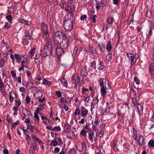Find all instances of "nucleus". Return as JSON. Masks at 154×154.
I'll return each mask as SVG.
<instances>
[{
    "mask_svg": "<svg viewBox=\"0 0 154 154\" xmlns=\"http://www.w3.org/2000/svg\"><path fill=\"white\" fill-rule=\"evenodd\" d=\"M40 53H38L36 54L35 55V58L34 59V60L36 63L40 62V56H41L42 57H43L42 55V51H41Z\"/></svg>",
    "mask_w": 154,
    "mask_h": 154,
    "instance_id": "nucleus-12",
    "label": "nucleus"
},
{
    "mask_svg": "<svg viewBox=\"0 0 154 154\" xmlns=\"http://www.w3.org/2000/svg\"><path fill=\"white\" fill-rule=\"evenodd\" d=\"M27 33L28 34L27 35L24 36L23 38L27 40H31V37L30 35L29 34V32L28 31H27Z\"/></svg>",
    "mask_w": 154,
    "mask_h": 154,
    "instance_id": "nucleus-40",
    "label": "nucleus"
},
{
    "mask_svg": "<svg viewBox=\"0 0 154 154\" xmlns=\"http://www.w3.org/2000/svg\"><path fill=\"white\" fill-rule=\"evenodd\" d=\"M9 97L10 102L12 103L14 101V98L16 97L17 95L15 93L11 91L9 95Z\"/></svg>",
    "mask_w": 154,
    "mask_h": 154,
    "instance_id": "nucleus-14",
    "label": "nucleus"
},
{
    "mask_svg": "<svg viewBox=\"0 0 154 154\" xmlns=\"http://www.w3.org/2000/svg\"><path fill=\"white\" fill-rule=\"evenodd\" d=\"M88 14L89 16V20L92 21L94 23H96L97 18V16L96 15L92 14L91 12H88Z\"/></svg>",
    "mask_w": 154,
    "mask_h": 154,
    "instance_id": "nucleus-6",
    "label": "nucleus"
},
{
    "mask_svg": "<svg viewBox=\"0 0 154 154\" xmlns=\"http://www.w3.org/2000/svg\"><path fill=\"white\" fill-rule=\"evenodd\" d=\"M80 75L82 76V77L84 78V77H85L88 75V72H86V66H85L82 67L80 72Z\"/></svg>",
    "mask_w": 154,
    "mask_h": 154,
    "instance_id": "nucleus-10",
    "label": "nucleus"
},
{
    "mask_svg": "<svg viewBox=\"0 0 154 154\" xmlns=\"http://www.w3.org/2000/svg\"><path fill=\"white\" fill-rule=\"evenodd\" d=\"M27 128V129H29L30 131L32 132H34V129L36 128V127L34 125H32L30 124H28L26 125Z\"/></svg>",
    "mask_w": 154,
    "mask_h": 154,
    "instance_id": "nucleus-26",
    "label": "nucleus"
},
{
    "mask_svg": "<svg viewBox=\"0 0 154 154\" xmlns=\"http://www.w3.org/2000/svg\"><path fill=\"white\" fill-rule=\"evenodd\" d=\"M107 0H101L99 4V5L101 7L105 6L107 4Z\"/></svg>",
    "mask_w": 154,
    "mask_h": 154,
    "instance_id": "nucleus-33",
    "label": "nucleus"
},
{
    "mask_svg": "<svg viewBox=\"0 0 154 154\" xmlns=\"http://www.w3.org/2000/svg\"><path fill=\"white\" fill-rule=\"evenodd\" d=\"M105 88L106 89H111V87L109 83L108 80L106 78H105Z\"/></svg>",
    "mask_w": 154,
    "mask_h": 154,
    "instance_id": "nucleus-31",
    "label": "nucleus"
},
{
    "mask_svg": "<svg viewBox=\"0 0 154 154\" xmlns=\"http://www.w3.org/2000/svg\"><path fill=\"white\" fill-rule=\"evenodd\" d=\"M132 102L134 106H135L137 104V100L135 97H133L132 99Z\"/></svg>",
    "mask_w": 154,
    "mask_h": 154,
    "instance_id": "nucleus-63",
    "label": "nucleus"
},
{
    "mask_svg": "<svg viewBox=\"0 0 154 154\" xmlns=\"http://www.w3.org/2000/svg\"><path fill=\"white\" fill-rule=\"evenodd\" d=\"M54 45L57 46L56 51L58 58L66 51L69 46L68 39L65 33L63 32H57L54 34Z\"/></svg>",
    "mask_w": 154,
    "mask_h": 154,
    "instance_id": "nucleus-1",
    "label": "nucleus"
},
{
    "mask_svg": "<svg viewBox=\"0 0 154 154\" xmlns=\"http://www.w3.org/2000/svg\"><path fill=\"white\" fill-rule=\"evenodd\" d=\"M53 49V46L50 40H48L44 46V48L42 51L43 57H45L51 54Z\"/></svg>",
    "mask_w": 154,
    "mask_h": 154,
    "instance_id": "nucleus-3",
    "label": "nucleus"
},
{
    "mask_svg": "<svg viewBox=\"0 0 154 154\" xmlns=\"http://www.w3.org/2000/svg\"><path fill=\"white\" fill-rule=\"evenodd\" d=\"M78 48L75 46H74V48L72 54L73 57H75L77 52L78 51Z\"/></svg>",
    "mask_w": 154,
    "mask_h": 154,
    "instance_id": "nucleus-39",
    "label": "nucleus"
},
{
    "mask_svg": "<svg viewBox=\"0 0 154 154\" xmlns=\"http://www.w3.org/2000/svg\"><path fill=\"white\" fill-rule=\"evenodd\" d=\"M148 144L149 146L151 147H154V140H150L148 142Z\"/></svg>",
    "mask_w": 154,
    "mask_h": 154,
    "instance_id": "nucleus-41",
    "label": "nucleus"
},
{
    "mask_svg": "<svg viewBox=\"0 0 154 154\" xmlns=\"http://www.w3.org/2000/svg\"><path fill=\"white\" fill-rule=\"evenodd\" d=\"M134 80L136 82L137 85H139L140 84V82L136 76L134 77Z\"/></svg>",
    "mask_w": 154,
    "mask_h": 154,
    "instance_id": "nucleus-59",
    "label": "nucleus"
},
{
    "mask_svg": "<svg viewBox=\"0 0 154 154\" xmlns=\"http://www.w3.org/2000/svg\"><path fill=\"white\" fill-rule=\"evenodd\" d=\"M61 129L59 126H56L53 128V131H60Z\"/></svg>",
    "mask_w": 154,
    "mask_h": 154,
    "instance_id": "nucleus-58",
    "label": "nucleus"
},
{
    "mask_svg": "<svg viewBox=\"0 0 154 154\" xmlns=\"http://www.w3.org/2000/svg\"><path fill=\"white\" fill-rule=\"evenodd\" d=\"M14 57L17 63H20L21 58L22 57V55L20 56L19 55L15 54L14 55Z\"/></svg>",
    "mask_w": 154,
    "mask_h": 154,
    "instance_id": "nucleus-24",
    "label": "nucleus"
},
{
    "mask_svg": "<svg viewBox=\"0 0 154 154\" xmlns=\"http://www.w3.org/2000/svg\"><path fill=\"white\" fill-rule=\"evenodd\" d=\"M95 49L94 48L89 47L88 52L91 54H94Z\"/></svg>",
    "mask_w": 154,
    "mask_h": 154,
    "instance_id": "nucleus-48",
    "label": "nucleus"
},
{
    "mask_svg": "<svg viewBox=\"0 0 154 154\" xmlns=\"http://www.w3.org/2000/svg\"><path fill=\"white\" fill-rule=\"evenodd\" d=\"M81 112L82 116L84 117L86 116L88 112V110L87 109H86L85 107H83L81 109Z\"/></svg>",
    "mask_w": 154,
    "mask_h": 154,
    "instance_id": "nucleus-15",
    "label": "nucleus"
},
{
    "mask_svg": "<svg viewBox=\"0 0 154 154\" xmlns=\"http://www.w3.org/2000/svg\"><path fill=\"white\" fill-rule=\"evenodd\" d=\"M106 89L105 88V87H101L100 91L102 97H104L105 96L106 94Z\"/></svg>",
    "mask_w": 154,
    "mask_h": 154,
    "instance_id": "nucleus-25",
    "label": "nucleus"
},
{
    "mask_svg": "<svg viewBox=\"0 0 154 154\" xmlns=\"http://www.w3.org/2000/svg\"><path fill=\"white\" fill-rule=\"evenodd\" d=\"M15 105L16 106H17L19 107L21 104V103L20 101V100L19 99H18L17 100L16 99L15 100Z\"/></svg>",
    "mask_w": 154,
    "mask_h": 154,
    "instance_id": "nucleus-55",
    "label": "nucleus"
},
{
    "mask_svg": "<svg viewBox=\"0 0 154 154\" xmlns=\"http://www.w3.org/2000/svg\"><path fill=\"white\" fill-rule=\"evenodd\" d=\"M41 29L43 31V32L48 31V27L47 24L44 23H41Z\"/></svg>",
    "mask_w": 154,
    "mask_h": 154,
    "instance_id": "nucleus-13",
    "label": "nucleus"
},
{
    "mask_svg": "<svg viewBox=\"0 0 154 154\" xmlns=\"http://www.w3.org/2000/svg\"><path fill=\"white\" fill-rule=\"evenodd\" d=\"M64 9L65 11L69 13L68 14H72V15H73L72 14V12H73L72 9L67 4H66Z\"/></svg>",
    "mask_w": 154,
    "mask_h": 154,
    "instance_id": "nucleus-16",
    "label": "nucleus"
},
{
    "mask_svg": "<svg viewBox=\"0 0 154 154\" xmlns=\"http://www.w3.org/2000/svg\"><path fill=\"white\" fill-rule=\"evenodd\" d=\"M44 104H39L38 105V107L37 108L36 110L35 111L37 112H39V111H42L44 109Z\"/></svg>",
    "mask_w": 154,
    "mask_h": 154,
    "instance_id": "nucleus-27",
    "label": "nucleus"
},
{
    "mask_svg": "<svg viewBox=\"0 0 154 154\" xmlns=\"http://www.w3.org/2000/svg\"><path fill=\"white\" fill-rule=\"evenodd\" d=\"M38 113L39 112H37L35 111L34 113V117L36 118L38 121H39V118L38 114Z\"/></svg>",
    "mask_w": 154,
    "mask_h": 154,
    "instance_id": "nucleus-54",
    "label": "nucleus"
},
{
    "mask_svg": "<svg viewBox=\"0 0 154 154\" xmlns=\"http://www.w3.org/2000/svg\"><path fill=\"white\" fill-rule=\"evenodd\" d=\"M99 82L100 83V85L101 87H104V83L105 82V79H104L103 78H101L100 79Z\"/></svg>",
    "mask_w": 154,
    "mask_h": 154,
    "instance_id": "nucleus-32",
    "label": "nucleus"
},
{
    "mask_svg": "<svg viewBox=\"0 0 154 154\" xmlns=\"http://www.w3.org/2000/svg\"><path fill=\"white\" fill-rule=\"evenodd\" d=\"M148 33L146 36V38L149 39L150 36L152 35V29L151 27H149V29L147 30Z\"/></svg>",
    "mask_w": 154,
    "mask_h": 154,
    "instance_id": "nucleus-29",
    "label": "nucleus"
},
{
    "mask_svg": "<svg viewBox=\"0 0 154 154\" xmlns=\"http://www.w3.org/2000/svg\"><path fill=\"white\" fill-rule=\"evenodd\" d=\"M146 16L149 18H151L152 17L151 11L149 9H147L146 11Z\"/></svg>",
    "mask_w": 154,
    "mask_h": 154,
    "instance_id": "nucleus-36",
    "label": "nucleus"
},
{
    "mask_svg": "<svg viewBox=\"0 0 154 154\" xmlns=\"http://www.w3.org/2000/svg\"><path fill=\"white\" fill-rule=\"evenodd\" d=\"M149 70L151 72L154 74V63L151 65L149 68Z\"/></svg>",
    "mask_w": 154,
    "mask_h": 154,
    "instance_id": "nucleus-43",
    "label": "nucleus"
},
{
    "mask_svg": "<svg viewBox=\"0 0 154 154\" xmlns=\"http://www.w3.org/2000/svg\"><path fill=\"white\" fill-rule=\"evenodd\" d=\"M98 46L100 51L102 52H104L105 50V45L102 43L99 44L98 45Z\"/></svg>",
    "mask_w": 154,
    "mask_h": 154,
    "instance_id": "nucleus-28",
    "label": "nucleus"
},
{
    "mask_svg": "<svg viewBox=\"0 0 154 154\" xmlns=\"http://www.w3.org/2000/svg\"><path fill=\"white\" fill-rule=\"evenodd\" d=\"M112 58V53H109L106 56V60L109 61Z\"/></svg>",
    "mask_w": 154,
    "mask_h": 154,
    "instance_id": "nucleus-50",
    "label": "nucleus"
},
{
    "mask_svg": "<svg viewBox=\"0 0 154 154\" xmlns=\"http://www.w3.org/2000/svg\"><path fill=\"white\" fill-rule=\"evenodd\" d=\"M97 96L96 97V98H94L93 100V101L91 103V105L93 106V105H95L98 103V99L97 98Z\"/></svg>",
    "mask_w": 154,
    "mask_h": 154,
    "instance_id": "nucleus-38",
    "label": "nucleus"
},
{
    "mask_svg": "<svg viewBox=\"0 0 154 154\" xmlns=\"http://www.w3.org/2000/svg\"><path fill=\"white\" fill-rule=\"evenodd\" d=\"M58 142L57 141L52 140L51 143L50 145L51 146H55L58 145Z\"/></svg>",
    "mask_w": 154,
    "mask_h": 154,
    "instance_id": "nucleus-51",
    "label": "nucleus"
},
{
    "mask_svg": "<svg viewBox=\"0 0 154 154\" xmlns=\"http://www.w3.org/2000/svg\"><path fill=\"white\" fill-rule=\"evenodd\" d=\"M106 48L108 52H110L112 49V46L110 41H109L106 46Z\"/></svg>",
    "mask_w": 154,
    "mask_h": 154,
    "instance_id": "nucleus-23",
    "label": "nucleus"
},
{
    "mask_svg": "<svg viewBox=\"0 0 154 154\" xmlns=\"http://www.w3.org/2000/svg\"><path fill=\"white\" fill-rule=\"evenodd\" d=\"M75 21V17L72 14H67L65 20L63 21V27L66 31H70L73 28V22Z\"/></svg>",
    "mask_w": 154,
    "mask_h": 154,
    "instance_id": "nucleus-2",
    "label": "nucleus"
},
{
    "mask_svg": "<svg viewBox=\"0 0 154 154\" xmlns=\"http://www.w3.org/2000/svg\"><path fill=\"white\" fill-rule=\"evenodd\" d=\"M6 85L2 81H0V91L1 92H2V89L3 88H5Z\"/></svg>",
    "mask_w": 154,
    "mask_h": 154,
    "instance_id": "nucleus-35",
    "label": "nucleus"
},
{
    "mask_svg": "<svg viewBox=\"0 0 154 154\" xmlns=\"http://www.w3.org/2000/svg\"><path fill=\"white\" fill-rule=\"evenodd\" d=\"M60 101L61 103L65 102V103H67L68 101L66 99H64V98L61 97L60 98Z\"/></svg>",
    "mask_w": 154,
    "mask_h": 154,
    "instance_id": "nucleus-64",
    "label": "nucleus"
},
{
    "mask_svg": "<svg viewBox=\"0 0 154 154\" xmlns=\"http://www.w3.org/2000/svg\"><path fill=\"white\" fill-rule=\"evenodd\" d=\"M20 62L21 65L24 66V65H27V60L26 58H25L22 55V57L21 58Z\"/></svg>",
    "mask_w": 154,
    "mask_h": 154,
    "instance_id": "nucleus-21",
    "label": "nucleus"
},
{
    "mask_svg": "<svg viewBox=\"0 0 154 154\" xmlns=\"http://www.w3.org/2000/svg\"><path fill=\"white\" fill-rule=\"evenodd\" d=\"M66 4L64 3H61L59 4L60 6V7L61 8L64 9L66 6Z\"/></svg>",
    "mask_w": 154,
    "mask_h": 154,
    "instance_id": "nucleus-57",
    "label": "nucleus"
},
{
    "mask_svg": "<svg viewBox=\"0 0 154 154\" xmlns=\"http://www.w3.org/2000/svg\"><path fill=\"white\" fill-rule=\"evenodd\" d=\"M22 43L24 45H27L29 43V41L28 40L23 38L22 39Z\"/></svg>",
    "mask_w": 154,
    "mask_h": 154,
    "instance_id": "nucleus-52",
    "label": "nucleus"
},
{
    "mask_svg": "<svg viewBox=\"0 0 154 154\" xmlns=\"http://www.w3.org/2000/svg\"><path fill=\"white\" fill-rule=\"evenodd\" d=\"M77 80V81L76 82L78 84H80L81 85L84 82V78H80L79 77V75L77 74L73 75L72 77V84H73L76 82V81Z\"/></svg>",
    "mask_w": 154,
    "mask_h": 154,
    "instance_id": "nucleus-4",
    "label": "nucleus"
},
{
    "mask_svg": "<svg viewBox=\"0 0 154 154\" xmlns=\"http://www.w3.org/2000/svg\"><path fill=\"white\" fill-rule=\"evenodd\" d=\"M144 138L143 136H140L139 137L138 141L137 144H139L140 146L142 145L144 142Z\"/></svg>",
    "mask_w": 154,
    "mask_h": 154,
    "instance_id": "nucleus-20",
    "label": "nucleus"
},
{
    "mask_svg": "<svg viewBox=\"0 0 154 154\" xmlns=\"http://www.w3.org/2000/svg\"><path fill=\"white\" fill-rule=\"evenodd\" d=\"M136 106L137 112H138L139 116L140 117V115H142L143 113V106L140 104L137 103Z\"/></svg>",
    "mask_w": 154,
    "mask_h": 154,
    "instance_id": "nucleus-9",
    "label": "nucleus"
},
{
    "mask_svg": "<svg viewBox=\"0 0 154 154\" xmlns=\"http://www.w3.org/2000/svg\"><path fill=\"white\" fill-rule=\"evenodd\" d=\"M6 62V60L5 59L3 58H0V67H3L4 69H2V75H5L4 72L6 70V68L4 66L5 63Z\"/></svg>",
    "mask_w": 154,
    "mask_h": 154,
    "instance_id": "nucleus-5",
    "label": "nucleus"
},
{
    "mask_svg": "<svg viewBox=\"0 0 154 154\" xmlns=\"http://www.w3.org/2000/svg\"><path fill=\"white\" fill-rule=\"evenodd\" d=\"M61 84L65 87H67V82L64 77H62L61 79Z\"/></svg>",
    "mask_w": 154,
    "mask_h": 154,
    "instance_id": "nucleus-30",
    "label": "nucleus"
},
{
    "mask_svg": "<svg viewBox=\"0 0 154 154\" xmlns=\"http://www.w3.org/2000/svg\"><path fill=\"white\" fill-rule=\"evenodd\" d=\"M71 130V127L70 125L68 123H66L64 125V130L63 132L67 133L70 132Z\"/></svg>",
    "mask_w": 154,
    "mask_h": 154,
    "instance_id": "nucleus-19",
    "label": "nucleus"
},
{
    "mask_svg": "<svg viewBox=\"0 0 154 154\" xmlns=\"http://www.w3.org/2000/svg\"><path fill=\"white\" fill-rule=\"evenodd\" d=\"M98 123V118L97 116H95L94 120V122L93 121L92 122V125L93 126V131H96L95 129H94V128H96V127Z\"/></svg>",
    "mask_w": 154,
    "mask_h": 154,
    "instance_id": "nucleus-11",
    "label": "nucleus"
},
{
    "mask_svg": "<svg viewBox=\"0 0 154 154\" xmlns=\"http://www.w3.org/2000/svg\"><path fill=\"white\" fill-rule=\"evenodd\" d=\"M11 27V26L8 22H5L4 26L3 27V29H8Z\"/></svg>",
    "mask_w": 154,
    "mask_h": 154,
    "instance_id": "nucleus-47",
    "label": "nucleus"
},
{
    "mask_svg": "<svg viewBox=\"0 0 154 154\" xmlns=\"http://www.w3.org/2000/svg\"><path fill=\"white\" fill-rule=\"evenodd\" d=\"M6 19L8 20L9 23H11V21L12 20V17L11 15L9 14L6 16Z\"/></svg>",
    "mask_w": 154,
    "mask_h": 154,
    "instance_id": "nucleus-49",
    "label": "nucleus"
},
{
    "mask_svg": "<svg viewBox=\"0 0 154 154\" xmlns=\"http://www.w3.org/2000/svg\"><path fill=\"white\" fill-rule=\"evenodd\" d=\"M99 66L98 69H99L102 70L104 68V63L102 62H100L99 63Z\"/></svg>",
    "mask_w": 154,
    "mask_h": 154,
    "instance_id": "nucleus-37",
    "label": "nucleus"
},
{
    "mask_svg": "<svg viewBox=\"0 0 154 154\" xmlns=\"http://www.w3.org/2000/svg\"><path fill=\"white\" fill-rule=\"evenodd\" d=\"M43 83L44 84H46L48 86H50L51 84V82H50L48 81V80L44 79L43 82Z\"/></svg>",
    "mask_w": 154,
    "mask_h": 154,
    "instance_id": "nucleus-56",
    "label": "nucleus"
},
{
    "mask_svg": "<svg viewBox=\"0 0 154 154\" xmlns=\"http://www.w3.org/2000/svg\"><path fill=\"white\" fill-rule=\"evenodd\" d=\"M89 139L91 140V142H93V136H94V132H92L90 133L89 134Z\"/></svg>",
    "mask_w": 154,
    "mask_h": 154,
    "instance_id": "nucleus-42",
    "label": "nucleus"
},
{
    "mask_svg": "<svg viewBox=\"0 0 154 154\" xmlns=\"http://www.w3.org/2000/svg\"><path fill=\"white\" fill-rule=\"evenodd\" d=\"M19 123V121L18 120L16 122L12 124L11 125V128L12 129L13 128H14Z\"/></svg>",
    "mask_w": 154,
    "mask_h": 154,
    "instance_id": "nucleus-46",
    "label": "nucleus"
},
{
    "mask_svg": "<svg viewBox=\"0 0 154 154\" xmlns=\"http://www.w3.org/2000/svg\"><path fill=\"white\" fill-rule=\"evenodd\" d=\"M114 20L113 17H109L107 19V22L109 24H111L114 21Z\"/></svg>",
    "mask_w": 154,
    "mask_h": 154,
    "instance_id": "nucleus-34",
    "label": "nucleus"
},
{
    "mask_svg": "<svg viewBox=\"0 0 154 154\" xmlns=\"http://www.w3.org/2000/svg\"><path fill=\"white\" fill-rule=\"evenodd\" d=\"M127 57L131 61V65L134 64L136 61V58L133 54L127 53Z\"/></svg>",
    "mask_w": 154,
    "mask_h": 154,
    "instance_id": "nucleus-7",
    "label": "nucleus"
},
{
    "mask_svg": "<svg viewBox=\"0 0 154 154\" xmlns=\"http://www.w3.org/2000/svg\"><path fill=\"white\" fill-rule=\"evenodd\" d=\"M32 118L30 116L28 117V118H27L25 121V122L27 124L31 123L30 119Z\"/></svg>",
    "mask_w": 154,
    "mask_h": 154,
    "instance_id": "nucleus-60",
    "label": "nucleus"
},
{
    "mask_svg": "<svg viewBox=\"0 0 154 154\" xmlns=\"http://www.w3.org/2000/svg\"><path fill=\"white\" fill-rule=\"evenodd\" d=\"M6 120L8 123H11L12 122V119L11 118L9 117V115H8L6 117Z\"/></svg>",
    "mask_w": 154,
    "mask_h": 154,
    "instance_id": "nucleus-62",
    "label": "nucleus"
},
{
    "mask_svg": "<svg viewBox=\"0 0 154 154\" xmlns=\"http://www.w3.org/2000/svg\"><path fill=\"white\" fill-rule=\"evenodd\" d=\"M91 67H93V69L95 70L96 68L95 62L94 61L91 63Z\"/></svg>",
    "mask_w": 154,
    "mask_h": 154,
    "instance_id": "nucleus-53",
    "label": "nucleus"
},
{
    "mask_svg": "<svg viewBox=\"0 0 154 154\" xmlns=\"http://www.w3.org/2000/svg\"><path fill=\"white\" fill-rule=\"evenodd\" d=\"M80 114V110L79 107L76 108L74 114L76 115H79Z\"/></svg>",
    "mask_w": 154,
    "mask_h": 154,
    "instance_id": "nucleus-45",
    "label": "nucleus"
},
{
    "mask_svg": "<svg viewBox=\"0 0 154 154\" xmlns=\"http://www.w3.org/2000/svg\"><path fill=\"white\" fill-rule=\"evenodd\" d=\"M104 135V132L102 130H100L99 131V137L100 138L102 137Z\"/></svg>",
    "mask_w": 154,
    "mask_h": 154,
    "instance_id": "nucleus-61",
    "label": "nucleus"
},
{
    "mask_svg": "<svg viewBox=\"0 0 154 154\" xmlns=\"http://www.w3.org/2000/svg\"><path fill=\"white\" fill-rule=\"evenodd\" d=\"M34 83L29 81L26 83V87L27 89H31L33 87Z\"/></svg>",
    "mask_w": 154,
    "mask_h": 154,
    "instance_id": "nucleus-22",
    "label": "nucleus"
},
{
    "mask_svg": "<svg viewBox=\"0 0 154 154\" xmlns=\"http://www.w3.org/2000/svg\"><path fill=\"white\" fill-rule=\"evenodd\" d=\"M22 112L23 115L25 116H29L32 118L33 116L32 113L29 111L26 108H23L22 109Z\"/></svg>",
    "mask_w": 154,
    "mask_h": 154,
    "instance_id": "nucleus-8",
    "label": "nucleus"
},
{
    "mask_svg": "<svg viewBox=\"0 0 154 154\" xmlns=\"http://www.w3.org/2000/svg\"><path fill=\"white\" fill-rule=\"evenodd\" d=\"M33 95L34 97L38 99L41 98L43 94L41 91H36Z\"/></svg>",
    "mask_w": 154,
    "mask_h": 154,
    "instance_id": "nucleus-18",
    "label": "nucleus"
},
{
    "mask_svg": "<svg viewBox=\"0 0 154 154\" xmlns=\"http://www.w3.org/2000/svg\"><path fill=\"white\" fill-rule=\"evenodd\" d=\"M48 31L44 32L42 35L43 38L46 40V42H48V40H50L48 38Z\"/></svg>",
    "mask_w": 154,
    "mask_h": 154,
    "instance_id": "nucleus-17",
    "label": "nucleus"
},
{
    "mask_svg": "<svg viewBox=\"0 0 154 154\" xmlns=\"http://www.w3.org/2000/svg\"><path fill=\"white\" fill-rule=\"evenodd\" d=\"M80 135L86 137L87 136L86 131L84 129H82L80 132Z\"/></svg>",
    "mask_w": 154,
    "mask_h": 154,
    "instance_id": "nucleus-44",
    "label": "nucleus"
}]
</instances>
